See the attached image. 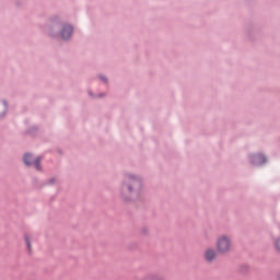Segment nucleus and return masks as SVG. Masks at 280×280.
Returning a JSON list of instances; mask_svg holds the SVG:
<instances>
[{"label": "nucleus", "mask_w": 280, "mask_h": 280, "mask_svg": "<svg viewBox=\"0 0 280 280\" xmlns=\"http://www.w3.org/2000/svg\"><path fill=\"white\" fill-rule=\"evenodd\" d=\"M106 96V94L105 93H100L98 95H96V96H94L95 98H103V97H105Z\"/></svg>", "instance_id": "6ab92c4d"}, {"label": "nucleus", "mask_w": 280, "mask_h": 280, "mask_svg": "<svg viewBox=\"0 0 280 280\" xmlns=\"http://www.w3.org/2000/svg\"><path fill=\"white\" fill-rule=\"evenodd\" d=\"M38 132V128L36 126L31 127L28 130H26V135L31 137H35Z\"/></svg>", "instance_id": "9d476101"}, {"label": "nucleus", "mask_w": 280, "mask_h": 280, "mask_svg": "<svg viewBox=\"0 0 280 280\" xmlns=\"http://www.w3.org/2000/svg\"><path fill=\"white\" fill-rule=\"evenodd\" d=\"M142 280H166V278L163 273L152 272L147 275Z\"/></svg>", "instance_id": "6e6552de"}, {"label": "nucleus", "mask_w": 280, "mask_h": 280, "mask_svg": "<svg viewBox=\"0 0 280 280\" xmlns=\"http://www.w3.org/2000/svg\"><path fill=\"white\" fill-rule=\"evenodd\" d=\"M73 32H75L73 24L65 21L61 28L57 33V38H61L63 42H69L71 38H73Z\"/></svg>", "instance_id": "7ed1b4c3"}, {"label": "nucleus", "mask_w": 280, "mask_h": 280, "mask_svg": "<svg viewBox=\"0 0 280 280\" xmlns=\"http://www.w3.org/2000/svg\"><path fill=\"white\" fill-rule=\"evenodd\" d=\"M65 24V20L62 16L58 14L50 15L45 24H44V32L47 34L49 38H57L58 32H60V28Z\"/></svg>", "instance_id": "f03ea898"}, {"label": "nucleus", "mask_w": 280, "mask_h": 280, "mask_svg": "<svg viewBox=\"0 0 280 280\" xmlns=\"http://www.w3.org/2000/svg\"><path fill=\"white\" fill-rule=\"evenodd\" d=\"M149 234V229L147 228V226H143L142 229H141V235L142 236H147Z\"/></svg>", "instance_id": "2eb2a0df"}, {"label": "nucleus", "mask_w": 280, "mask_h": 280, "mask_svg": "<svg viewBox=\"0 0 280 280\" xmlns=\"http://www.w3.org/2000/svg\"><path fill=\"white\" fill-rule=\"evenodd\" d=\"M231 250V241L226 235H223L217 240V252L219 254H228Z\"/></svg>", "instance_id": "39448f33"}, {"label": "nucleus", "mask_w": 280, "mask_h": 280, "mask_svg": "<svg viewBox=\"0 0 280 280\" xmlns=\"http://www.w3.org/2000/svg\"><path fill=\"white\" fill-rule=\"evenodd\" d=\"M206 262L212 264L213 260L217 258V252L213 248L206 249V255H203Z\"/></svg>", "instance_id": "0eeeda50"}, {"label": "nucleus", "mask_w": 280, "mask_h": 280, "mask_svg": "<svg viewBox=\"0 0 280 280\" xmlns=\"http://www.w3.org/2000/svg\"><path fill=\"white\" fill-rule=\"evenodd\" d=\"M98 78L104 83H108L109 82V80H108V78L106 75L101 74Z\"/></svg>", "instance_id": "dca6fc26"}, {"label": "nucleus", "mask_w": 280, "mask_h": 280, "mask_svg": "<svg viewBox=\"0 0 280 280\" xmlns=\"http://www.w3.org/2000/svg\"><path fill=\"white\" fill-rule=\"evenodd\" d=\"M253 34L257 35L258 32H257V28L253 25H249L247 28H246V36L250 39V40H254V37H253Z\"/></svg>", "instance_id": "1a4fd4ad"}, {"label": "nucleus", "mask_w": 280, "mask_h": 280, "mask_svg": "<svg viewBox=\"0 0 280 280\" xmlns=\"http://www.w3.org/2000/svg\"><path fill=\"white\" fill-rule=\"evenodd\" d=\"M34 182L36 183V182H37V179L35 178V179H34Z\"/></svg>", "instance_id": "4be33fe9"}, {"label": "nucleus", "mask_w": 280, "mask_h": 280, "mask_svg": "<svg viewBox=\"0 0 280 280\" xmlns=\"http://www.w3.org/2000/svg\"><path fill=\"white\" fill-rule=\"evenodd\" d=\"M248 270H249L248 265L243 264V265L240 266V273L247 275Z\"/></svg>", "instance_id": "f8f14e48"}, {"label": "nucleus", "mask_w": 280, "mask_h": 280, "mask_svg": "<svg viewBox=\"0 0 280 280\" xmlns=\"http://www.w3.org/2000/svg\"><path fill=\"white\" fill-rule=\"evenodd\" d=\"M278 280H280V273H278Z\"/></svg>", "instance_id": "412c9836"}, {"label": "nucleus", "mask_w": 280, "mask_h": 280, "mask_svg": "<svg viewBox=\"0 0 280 280\" xmlns=\"http://www.w3.org/2000/svg\"><path fill=\"white\" fill-rule=\"evenodd\" d=\"M142 177L127 173L119 187V195L122 202L129 205L138 200L142 201Z\"/></svg>", "instance_id": "f257e3e1"}, {"label": "nucleus", "mask_w": 280, "mask_h": 280, "mask_svg": "<svg viewBox=\"0 0 280 280\" xmlns=\"http://www.w3.org/2000/svg\"><path fill=\"white\" fill-rule=\"evenodd\" d=\"M56 183L55 177H51L50 179H47L46 182H43L42 187L44 186H52Z\"/></svg>", "instance_id": "ddd939ff"}, {"label": "nucleus", "mask_w": 280, "mask_h": 280, "mask_svg": "<svg viewBox=\"0 0 280 280\" xmlns=\"http://www.w3.org/2000/svg\"><path fill=\"white\" fill-rule=\"evenodd\" d=\"M7 113H8L7 109H4L2 113H0V120L5 117Z\"/></svg>", "instance_id": "f3484780"}, {"label": "nucleus", "mask_w": 280, "mask_h": 280, "mask_svg": "<svg viewBox=\"0 0 280 280\" xmlns=\"http://www.w3.org/2000/svg\"><path fill=\"white\" fill-rule=\"evenodd\" d=\"M2 104H3V106H4V109L8 110V108H9V103H8L5 100H3V101H2Z\"/></svg>", "instance_id": "a211bd4d"}, {"label": "nucleus", "mask_w": 280, "mask_h": 280, "mask_svg": "<svg viewBox=\"0 0 280 280\" xmlns=\"http://www.w3.org/2000/svg\"><path fill=\"white\" fill-rule=\"evenodd\" d=\"M24 240H25V244H26V248L28 250V254H31L32 253V245H31V237L28 236V234H25Z\"/></svg>", "instance_id": "9b49d317"}, {"label": "nucleus", "mask_w": 280, "mask_h": 280, "mask_svg": "<svg viewBox=\"0 0 280 280\" xmlns=\"http://www.w3.org/2000/svg\"><path fill=\"white\" fill-rule=\"evenodd\" d=\"M89 95H91V96H93V97H95L96 95H94V93L93 92H89Z\"/></svg>", "instance_id": "aec40b11"}, {"label": "nucleus", "mask_w": 280, "mask_h": 280, "mask_svg": "<svg viewBox=\"0 0 280 280\" xmlns=\"http://www.w3.org/2000/svg\"><path fill=\"white\" fill-rule=\"evenodd\" d=\"M249 162L255 167H261L267 163V158L262 153L250 154Z\"/></svg>", "instance_id": "423d86ee"}, {"label": "nucleus", "mask_w": 280, "mask_h": 280, "mask_svg": "<svg viewBox=\"0 0 280 280\" xmlns=\"http://www.w3.org/2000/svg\"><path fill=\"white\" fill-rule=\"evenodd\" d=\"M275 248L280 254V236L275 240Z\"/></svg>", "instance_id": "4468645a"}, {"label": "nucleus", "mask_w": 280, "mask_h": 280, "mask_svg": "<svg viewBox=\"0 0 280 280\" xmlns=\"http://www.w3.org/2000/svg\"><path fill=\"white\" fill-rule=\"evenodd\" d=\"M40 161H42V155H38L37 158H35V160H34V155L32 153H25L23 155L24 165L26 167L34 166L37 172H42V170H43Z\"/></svg>", "instance_id": "20e7f679"}]
</instances>
